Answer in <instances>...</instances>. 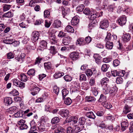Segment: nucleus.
<instances>
[{
	"label": "nucleus",
	"mask_w": 133,
	"mask_h": 133,
	"mask_svg": "<svg viewBox=\"0 0 133 133\" xmlns=\"http://www.w3.org/2000/svg\"><path fill=\"white\" fill-rule=\"evenodd\" d=\"M39 36V33L38 32L34 31L32 34V38L31 39L32 42H36L38 39V37Z\"/></svg>",
	"instance_id": "1"
},
{
	"label": "nucleus",
	"mask_w": 133,
	"mask_h": 133,
	"mask_svg": "<svg viewBox=\"0 0 133 133\" xmlns=\"http://www.w3.org/2000/svg\"><path fill=\"white\" fill-rule=\"evenodd\" d=\"M109 26V22L107 19H104L101 21L100 23V27L103 29L107 28Z\"/></svg>",
	"instance_id": "2"
},
{
	"label": "nucleus",
	"mask_w": 133,
	"mask_h": 133,
	"mask_svg": "<svg viewBox=\"0 0 133 133\" xmlns=\"http://www.w3.org/2000/svg\"><path fill=\"white\" fill-rule=\"evenodd\" d=\"M119 24L121 26H123L126 23L127 19L124 15H123L120 17L118 20Z\"/></svg>",
	"instance_id": "3"
},
{
	"label": "nucleus",
	"mask_w": 133,
	"mask_h": 133,
	"mask_svg": "<svg viewBox=\"0 0 133 133\" xmlns=\"http://www.w3.org/2000/svg\"><path fill=\"white\" fill-rule=\"evenodd\" d=\"M70 58L73 61H75L78 58V54L76 52H71L69 55Z\"/></svg>",
	"instance_id": "4"
},
{
	"label": "nucleus",
	"mask_w": 133,
	"mask_h": 133,
	"mask_svg": "<svg viewBox=\"0 0 133 133\" xmlns=\"http://www.w3.org/2000/svg\"><path fill=\"white\" fill-rule=\"evenodd\" d=\"M69 112L67 109H63L60 110L58 114L62 116L65 117L69 115Z\"/></svg>",
	"instance_id": "5"
},
{
	"label": "nucleus",
	"mask_w": 133,
	"mask_h": 133,
	"mask_svg": "<svg viewBox=\"0 0 133 133\" xmlns=\"http://www.w3.org/2000/svg\"><path fill=\"white\" fill-rule=\"evenodd\" d=\"M122 39L124 42H127L129 41L131 38V36L129 34H123L122 36Z\"/></svg>",
	"instance_id": "6"
},
{
	"label": "nucleus",
	"mask_w": 133,
	"mask_h": 133,
	"mask_svg": "<svg viewBox=\"0 0 133 133\" xmlns=\"http://www.w3.org/2000/svg\"><path fill=\"white\" fill-rule=\"evenodd\" d=\"M79 22L78 16H76L72 18L71 21V24L72 25H76Z\"/></svg>",
	"instance_id": "7"
},
{
	"label": "nucleus",
	"mask_w": 133,
	"mask_h": 133,
	"mask_svg": "<svg viewBox=\"0 0 133 133\" xmlns=\"http://www.w3.org/2000/svg\"><path fill=\"white\" fill-rule=\"evenodd\" d=\"M97 14L95 11H92L89 15L88 17L89 19L93 20L97 17Z\"/></svg>",
	"instance_id": "8"
},
{
	"label": "nucleus",
	"mask_w": 133,
	"mask_h": 133,
	"mask_svg": "<svg viewBox=\"0 0 133 133\" xmlns=\"http://www.w3.org/2000/svg\"><path fill=\"white\" fill-rule=\"evenodd\" d=\"M25 55L24 54H22L20 55H18L15 58V59L20 63H21L24 61V59Z\"/></svg>",
	"instance_id": "9"
},
{
	"label": "nucleus",
	"mask_w": 133,
	"mask_h": 133,
	"mask_svg": "<svg viewBox=\"0 0 133 133\" xmlns=\"http://www.w3.org/2000/svg\"><path fill=\"white\" fill-rule=\"evenodd\" d=\"M12 101L11 98L10 97H6L4 100L5 104L6 106H8L12 103Z\"/></svg>",
	"instance_id": "10"
},
{
	"label": "nucleus",
	"mask_w": 133,
	"mask_h": 133,
	"mask_svg": "<svg viewBox=\"0 0 133 133\" xmlns=\"http://www.w3.org/2000/svg\"><path fill=\"white\" fill-rule=\"evenodd\" d=\"M39 90V88L35 86L31 90V94L33 96L35 95L38 93Z\"/></svg>",
	"instance_id": "11"
},
{
	"label": "nucleus",
	"mask_w": 133,
	"mask_h": 133,
	"mask_svg": "<svg viewBox=\"0 0 133 133\" xmlns=\"http://www.w3.org/2000/svg\"><path fill=\"white\" fill-rule=\"evenodd\" d=\"M64 130L61 127H59L55 129L54 133H65Z\"/></svg>",
	"instance_id": "12"
},
{
	"label": "nucleus",
	"mask_w": 133,
	"mask_h": 133,
	"mask_svg": "<svg viewBox=\"0 0 133 133\" xmlns=\"http://www.w3.org/2000/svg\"><path fill=\"white\" fill-rule=\"evenodd\" d=\"M31 128L29 132L34 131L36 130V127L35 125V123L34 121H32L30 123Z\"/></svg>",
	"instance_id": "13"
},
{
	"label": "nucleus",
	"mask_w": 133,
	"mask_h": 133,
	"mask_svg": "<svg viewBox=\"0 0 133 133\" xmlns=\"http://www.w3.org/2000/svg\"><path fill=\"white\" fill-rule=\"evenodd\" d=\"M71 39V38L69 36L65 37L63 39L62 43L64 45H67L69 43Z\"/></svg>",
	"instance_id": "14"
},
{
	"label": "nucleus",
	"mask_w": 133,
	"mask_h": 133,
	"mask_svg": "<svg viewBox=\"0 0 133 133\" xmlns=\"http://www.w3.org/2000/svg\"><path fill=\"white\" fill-rule=\"evenodd\" d=\"M18 78L22 81L26 82L27 81V78L26 75L24 74H21L18 76Z\"/></svg>",
	"instance_id": "15"
},
{
	"label": "nucleus",
	"mask_w": 133,
	"mask_h": 133,
	"mask_svg": "<svg viewBox=\"0 0 133 133\" xmlns=\"http://www.w3.org/2000/svg\"><path fill=\"white\" fill-rule=\"evenodd\" d=\"M121 125L122 127L121 130L123 131L128 127L129 124L126 122H123L121 123Z\"/></svg>",
	"instance_id": "16"
},
{
	"label": "nucleus",
	"mask_w": 133,
	"mask_h": 133,
	"mask_svg": "<svg viewBox=\"0 0 133 133\" xmlns=\"http://www.w3.org/2000/svg\"><path fill=\"white\" fill-rule=\"evenodd\" d=\"M94 57L95 61L97 64H99L101 61V59L99 55L97 54H95L94 55Z\"/></svg>",
	"instance_id": "17"
},
{
	"label": "nucleus",
	"mask_w": 133,
	"mask_h": 133,
	"mask_svg": "<svg viewBox=\"0 0 133 133\" xmlns=\"http://www.w3.org/2000/svg\"><path fill=\"white\" fill-rule=\"evenodd\" d=\"M65 31L73 33L74 32V30L73 28L70 25H68L65 28Z\"/></svg>",
	"instance_id": "18"
},
{
	"label": "nucleus",
	"mask_w": 133,
	"mask_h": 133,
	"mask_svg": "<svg viewBox=\"0 0 133 133\" xmlns=\"http://www.w3.org/2000/svg\"><path fill=\"white\" fill-rule=\"evenodd\" d=\"M53 26L55 28H58L61 25V22L59 20L57 19L54 21L53 24Z\"/></svg>",
	"instance_id": "19"
},
{
	"label": "nucleus",
	"mask_w": 133,
	"mask_h": 133,
	"mask_svg": "<svg viewBox=\"0 0 133 133\" xmlns=\"http://www.w3.org/2000/svg\"><path fill=\"white\" fill-rule=\"evenodd\" d=\"M105 47L109 49H111L113 46V43L112 42L106 41Z\"/></svg>",
	"instance_id": "20"
},
{
	"label": "nucleus",
	"mask_w": 133,
	"mask_h": 133,
	"mask_svg": "<svg viewBox=\"0 0 133 133\" xmlns=\"http://www.w3.org/2000/svg\"><path fill=\"white\" fill-rule=\"evenodd\" d=\"M86 116L88 117L93 119L95 118V116L93 113L92 111L87 112L86 113Z\"/></svg>",
	"instance_id": "21"
},
{
	"label": "nucleus",
	"mask_w": 133,
	"mask_h": 133,
	"mask_svg": "<svg viewBox=\"0 0 133 133\" xmlns=\"http://www.w3.org/2000/svg\"><path fill=\"white\" fill-rule=\"evenodd\" d=\"M51 43L52 44H55L57 42V40L55 36L53 35L50 37Z\"/></svg>",
	"instance_id": "22"
},
{
	"label": "nucleus",
	"mask_w": 133,
	"mask_h": 133,
	"mask_svg": "<svg viewBox=\"0 0 133 133\" xmlns=\"http://www.w3.org/2000/svg\"><path fill=\"white\" fill-rule=\"evenodd\" d=\"M64 103L67 105H70L72 103V101L69 97H67L65 98H63Z\"/></svg>",
	"instance_id": "23"
},
{
	"label": "nucleus",
	"mask_w": 133,
	"mask_h": 133,
	"mask_svg": "<svg viewBox=\"0 0 133 133\" xmlns=\"http://www.w3.org/2000/svg\"><path fill=\"white\" fill-rule=\"evenodd\" d=\"M109 65L107 64H103L101 67L102 71L103 72L107 71L109 67Z\"/></svg>",
	"instance_id": "24"
},
{
	"label": "nucleus",
	"mask_w": 133,
	"mask_h": 133,
	"mask_svg": "<svg viewBox=\"0 0 133 133\" xmlns=\"http://www.w3.org/2000/svg\"><path fill=\"white\" fill-rule=\"evenodd\" d=\"M64 75V73L60 72H56L54 75V77L56 78H60Z\"/></svg>",
	"instance_id": "25"
},
{
	"label": "nucleus",
	"mask_w": 133,
	"mask_h": 133,
	"mask_svg": "<svg viewBox=\"0 0 133 133\" xmlns=\"http://www.w3.org/2000/svg\"><path fill=\"white\" fill-rule=\"evenodd\" d=\"M84 39L83 38H80L77 40L76 44L77 45H83L85 44Z\"/></svg>",
	"instance_id": "26"
},
{
	"label": "nucleus",
	"mask_w": 133,
	"mask_h": 133,
	"mask_svg": "<svg viewBox=\"0 0 133 133\" xmlns=\"http://www.w3.org/2000/svg\"><path fill=\"white\" fill-rule=\"evenodd\" d=\"M99 101L100 102H103L102 104H103L104 103L106 102L107 99L106 97L104 95L101 94L100 96V98L99 99Z\"/></svg>",
	"instance_id": "27"
},
{
	"label": "nucleus",
	"mask_w": 133,
	"mask_h": 133,
	"mask_svg": "<svg viewBox=\"0 0 133 133\" xmlns=\"http://www.w3.org/2000/svg\"><path fill=\"white\" fill-rule=\"evenodd\" d=\"M14 115L16 118L21 117L23 115V111L22 110L18 111L15 113Z\"/></svg>",
	"instance_id": "28"
},
{
	"label": "nucleus",
	"mask_w": 133,
	"mask_h": 133,
	"mask_svg": "<svg viewBox=\"0 0 133 133\" xmlns=\"http://www.w3.org/2000/svg\"><path fill=\"white\" fill-rule=\"evenodd\" d=\"M86 100L88 102H93L96 99L93 97L91 96H87L85 97Z\"/></svg>",
	"instance_id": "29"
},
{
	"label": "nucleus",
	"mask_w": 133,
	"mask_h": 133,
	"mask_svg": "<svg viewBox=\"0 0 133 133\" xmlns=\"http://www.w3.org/2000/svg\"><path fill=\"white\" fill-rule=\"evenodd\" d=\"M47 43L45 41H41L40 43V47L42 48H45L47 46Z\"/></svg>",
	"instance_id": "30"
},
{
	"label": "nucleus",
	"mask_w": 133,
	"mask_h": 133,
	"mask_svg": "<svg viewBox=\"0 0 133 133\" xmlns=\"http://www.w3.org/2000/svg\"><path fill=\"white\" fill-rule=\"evenodd\" d=\"M79 80L80 81H86L87 79L85 75L84 74L80 73L79 75Z\"/></svg>",
	"instance_id": "31"
},
{
	"label": "nucleus",
	"mask_w": 133,
	"mask_h": 133,
	"mask_svg": "<svg viewBox=\"0 0 133 133\" xmlns=\"http://www.w3.org/2000/svg\"><path fill=\"white\" fill-rule=\"evenodd\" d=\"M130 108L128 105H125L124 107L123 112L124 114H126L130 112Z\"/></svg>",
	"instance_id": "32"
},
{
	"label": "nucleus",
	"mask_w": 133,
	"mask_h": 133,
	"mask_svg": "<svg viewBox=\"0 0 133 133\" xmlns=\"http://www.w3.org/2000/svg\"><path fill=\"white\" fill-rule=\"evenodd\" d=\"M38 129L41 131H43L45 130V123L40 124V125L38 127Z\"/></svg>",
	"instance_id": "33"
},
{
	"label": "nucleus",
	"mask_w": 133,
	"mask_h": 133,
	"mask_svg": "<svg viewBox=\"0 0 133 133\" xmlns=\"http://www.w3.org/2000/svg\"><path fill=\"white\" fill-rule=\"evenodd\" d=\"M105 41H112V36L110 33H107V35L106 37L105 40Z\"/></svg>",
	"instance_id": "34"
},
{
	"label": "nucleus",
	"mask_w": 133,
	"mask_h": 133,
	"mask_svg": "<svg viewBox=\"0 0 133 133\" xmlns=\"http://www.w3.org/2000/svg\"><path fill=\"white\" fill-rule=\"evenodd\" d=\"M59 121V119L58 117H56L53 118L51 121V122L53 124L57 123Z\"/></svg>",
	"instance_id": "35"
},
{
	"label": "nucleus",
	"mask_w": 133,
	"mask_h": 133,
	"mask_svg": "<svg viewBox=\"0 0 133 133\" xmlns=\"http://www.w3.org/2000/svg\"><path fill=\"white\" fill-rule=\"evenodd\" d=\"M69 91L66 89H64L62 90V94L63 98H64L68 94Z\"/></svg>",
	"instance_id": "36"
},
{
	"label": "nucleus",
	"mask_w": 133,
	"mask_h": 133,
	"mask_svg": "<svg viewBox=\"0 0 133 133\" xmlns=\"http://www.w3.org/2000/svg\"><path fill=\"white\" fill-rule=\"evenodd\" d=\"M45 69H50L51 67V63L50 62L47 63H45L44 64Z\"/></svg>",
	"instance_id": "37"
},
{
	"label": "nucleus",
	"mask_w": 133,
	"mask_h": 133,
	"mask_svg": "<svg viewBox=\"0 0 133 133\" xmlns=\"http://www.w3.org/2000/svg\"><path fill=\"white\" fill-rule=\"evenodd\" d=\"M59 9L62 10V13L63 16H65L68 13V11L65 10L63 6L61 7Z\"/></svg>",
	"instance_id": "38"
},
{
	"label": "nucleus",
	"mask_w": 133,
	"mask_h": 133,
	"mask_svg": "<svg viewBox=\"0 0 133 133\" xmlns=\"http://www.w3.org/2000/svg\"><path fill=\"white\" fill-rule=\"evenodd\" d=\"M85 119L83 117H81L79 119V123L81 125H83L85 122Z\"/></svg>",
	"instance_id": "39"
},
{
	"label": "nucleus",
	"mask_w": 133,
	"mask_h": 133,
	"mask_svg": "<svg viewBox=\"0 0 133 133\" xmlns=\"http://www.w3.org/2000/svg\"><path fill=\"white\" fill-rule=\"evenodd\" d=\"M50 53L53 55H55L57 53L56 48L54 46H51L50 47Z\"/></svg>",
	"instance_id": "40"
},
{
	"label": "nucleus",
	"mask_w": 133,
	"mask_h": 133,
	"mask_svg": "<svg viewBox=\"0 0 133 133\" xmlns=\"http://www.w3.org/2000/svg\"><path fill=\"white\" fill-rule=\"evenodd\" d=\"M84 6L83 4L81 5L78 6L76 8V10L77 11L79 12L82 11L84 9Z\"/></svg>",
	"instance_id": "41"
},
{
	"label": "nucleus",
	"mask_w": 133,
	"mask_h": 133,
	"mask_svg": "<svg viewBox=\"0 0 133 133\" xmlns=\"http://www.w3.org/2000/svg\"><path fill=\"white\" fill-rule=\"evenodd\" d=\"M92 11L88 8H85L83 11L84 13L87 15H89Z\"/></svg>",
	"instance_id": "42"
},
{
	"label": "nucleus",
	"mask_w": 133,
	"mask_h": 133,
	"mask_svg": "<svg viewBox=\"0 0 133 133\" xmlns=\"http://www.w3.org/2000/svg\"><path fill=\"white\" fill-rule=\"evenodd\" d=\"M13 16V14L11 12H8L5 14L3 16L6 17H11Z\"/></svg>",
	"instance_id": "43"
},
{
	"label": "nucleus",
	"mask_w": 133,
	"mask_h": 133,
	"mask_svg": "<svg viewBox=\"0 0 133 133\" xmlns=\"http://www.w3.org/2000/svg\"><path fill=\"white\" fill-rule=\"evenodd\" d=\"M11 5H5L3 7V9L4 11H6L9 10L11 8Z\"/></svg>",
	"instance_id": "44"
},
{
	"label": "nucleus",
	"mask_w": 133,
	"mask_h": 133,
	"mask_svg": "<svg viewBox=\"0 0 133 133\" xmlns=\"http://www.w3.org/2000/svg\"><path fill=\"white\" fill-rule=\"evenodd\" d=\"M14 85L15 86L19 87V82L20 81L15 79H14L12 80Z\"/></svg>",
	"instance_id": "45"
},
{
	"label": "nucleus",
	"mask_w": 133,
	"mask_h": 133,
	"mask_svg": "<svg viewBox=\"0 0 133 133\" xmlns=\"http://www.w3.org/2000/svg\"><path fill=\"white\" fill-rule=\"evenodd\" d=\"M106 108L109 109L112 107V106L111 104L109 103H107L106 102L102 104Z\"/></svg>",
	"instance_id": "46"
},
{
	"label": "nucleus",
	"mask_w": 133,
	"mask_h": 133,
	"mask_svg": "<svg viewBox=\"0 0 133 133\" xmlns=\"http://www.w3.org/2000/svg\"><path fill=\"white\" fill-rule=\"evenodd\" d=\"M4 42L6 44H11L13 42V39H6L3 40Z\"/></svg>",
	"instance_id": "47"
},
{
	"label": "nucleus",
	"mask_w": 133,
	"mask_h": 133,
	"mask_svg": "<svg viewBox=\"0 0 133 133\" xmlns=\"http://www.w3.org/2000/svg\"><path fill=\"white\" fill-rule=\"evenodd\" d=\"M73 129L74 130V132L75 133H77L81 131L80 128L77 125L75 126L74 128H73Z\"/></svg>",
	"instance_id": "48"
},
{
	"label": "nucleus",
	"mask_w": 133,
	"mask_h": 133,
	"mask_svg": "<svg viewBox=\"0 0 133 133\" xmlns=\"http://www.w3.org/2000/svg\"><path fill=\"white\" fill-rule=\"evenodd\" d=\"M125 72L124 70H120L118 72V76L121 77H123L125 74Z\"/></svg>",
	"instance_id": "49"
},
{
	"label": "nucleus",
	"mask_w": 133,
	"mask_h": 133,
	"mask_svg": "<svg viewBox=\"0 0 133 133\" xmlns=\"http://www.w3.org/2000/svg\"><path fill=\"white\" fill-rule=\"evenodd\" d=\"M73 118V116H71L68 117L65 121L64 124H65L67 122H71V123L72 121Z\"/></svg>",
	"instance_id": "50"
},
{
	"label": "nucleus",
	"mask_w": 133,
	"mask_h": 133,
	"mask_svg": "<svg viewBox=\"0 0 133 133\" xmlns=\"http://www.w3.org/2000/svg\"><path fill=\"white\" fill-rule=\"evenodd\" d=\"M64 78L65 80L67 82L70 81L72 80L71 77L68 75L65 76L64 77Z\"/></svg>",
	"instance_id": "51"
},
{
	"label": "nucleus",
	"mask_w": 133,
	"mask_h": 133,
	"mask_svg": "<svg viewBox=\"0 0 133 133\" xmlns=\"http://www.w3.org/2000/svg\"><path fill=\"white\" fill-rule=\"evenodd\" d=\"M35 71L34 69H31L29 70L28 72V74L29 75H34L35 74Z\"/></svg>",
	"instance_id": "52"
},
{
	"label": "nucleus",
	"mask_w": 133,
	"mask_h": 133,
	"mask_svg": "<svg viewBox=\"0 0 133 133\" xmlns=\"http://www.w3.org/2000/svg\"><path fill=\"white\" fill-rule=\"evenodd\" d=\"M115 7L114 4H112L109 5L108 7V9L109 11H112L113 9Z\"/></svg>",
	"instance_id": "53"
},
{
	"label": "nucleus",
	"mask_w": 133,
	"mask_h": 133,
	"mask_svg": "<svg viewBox=\"0 0 133 133\" xmlns=\"http://www.w3.org/2000/svg\"><path fill=\"white\" fill-rule=\"evenodd\" d=\"M66 133H73L74 132L73 129L70 127H68L66 130Z\"/></svg>",
	"instance_id": "54"
},
{
	"label": "nucleus",
	"mask_w": 133,
	"mask_h": 133,
	"mask_svg": "<svg viewBox=\"0 0 133 133\" xmlns=\"http://www.w3.org/2000/svg\"><path fill=\"white\" fill-rule=\"evenodd\" d=\"M92 39L90 36H87L86 37L85 39V42L86 43L88 44L91 41Z\"/></svg>",
	"instance_id": "55"
},
{
	"label": "nucleus",
	"mask_w": 133,
	"mask_h": 133,
	"mask_svg": "<svg viewBox=\"0 0 133 133\" xmlns=\"http://www.w3.org/2000/svg\"><path fill=\"white\" fill-rule=\"evenodd\" d=\"M110 87H108L107 88L103 89V92L105 94H107L108 93H110V91L109 90Z\"/></svg>",
	"instance_id": "56"
},
{
	"label": "nucleus",
	"mask_w": 133,
	"mask_h": 133,
	"mask_svg": "<svg viewBox=\"0 0 133 133\" xmlns=\"http://www.w3.org/2000/svg\"><path fill=\"white\" fill-rule=\"evenodd\" d=\"M123 81V78L121 77H119L116 79V81L117 84H120L122 83Z\"/></svg>",
	"instance_id": "57"
},
{
	"label": "nucleus",
	"mask_w": 133,
	"mask_h": 133,
	"mask_svg": "<svg viewBox=\"0 0 133 133\" xmlns=\"http://www.w3.org/2000/svg\"><path fill=\"white\" fill-rule=\"evenodd\" d=\"M29 39L26 36H24L23 37V40L22 41L23 43L25 44L26 43Z\"/></svg>",
	"instance_id": "58"
},
{
	"label": "nucleus",
	"mask_w": 133,
	"mask_h": 133,
	"mask_svg": "<svg viewBox=\"0 0 133 133\" xmlns=\"http://www.w3.org/2000/svg\"><path fill=\"white\" fill-rule=\"evenodd\" d=\"M10 94L14 96H15L18 95L19 93L17 90L14 89L10 92Z\"/></svg>",
	"instance_id": "59"
},
{
	"label": "nucleus",
	"mask_w": 133,
	"mask_h": 133,
	"mask_svg": "<svg viewBox=\"0 0 133 133\" xmlns=\"http://www.w3.org/2000/svg\"><path fill=\"white\" fill-rule=\"evenodd\" d=\"M85 72L87 76H91L92 74V72L90 69L87 70Z\"/></svg>",
	"instance_id": "60"
},
{
	"label": "nucleus",
	"mask_w": 133,
	"mask_h": 133,
	"mask_svg": "<svg viewBox=\"0 0 133 133\" xmlns=\"http://www.w3.org/2000/svg\"><path fill=\"white\" fill-rule=\"evenodd\" d=\"M54 91V92L57 95L59 92V88L56 86H55L53 87Z\"/></svg>",
	"instance_id": "61"
},
{
	"label": "nucleus",
	"mask_w": 133,
	"mask_h": 133,
	"mask_svg": "<svg viewBox=\"0 0 133 133\" xmlns=\"http://www.w3.org/2000/svg\"><path fill=\"white\" fill-rule=\"evenodd\" d=\"M25 121L24 120L21 119L17 122V125L20 126H22L25 123Z\"/></svg>",
	"instance_id": "62"
},
{
	"label": "nucleus",
	"mask_w": 133,
	"mask_h": 133,
	"mask_svg": "<svg viewBox=\"0 0 133 133\" xmlns=\"http://www.w3.org/2000/svg\"><path fill=\"white\" fill-rule=\"evenodd\" d=\"M7 56L8 59H10L13 58L14 55L12 52H9L7 54Z\"/></svg>",
	"instance_id": "63"
},
{
	"label": "nucleus",
	"mask_w": 133,
	"mask_h": 133,
	"mask_svg": "<svg viewBox=\"0 0 133 133\" xmlns=\"http://www.w3.org/2000/svg\"><path fill=\"white\" fill-rule=\"evenodd\" d=\"M50 15V12L48 10H45L44 12V16L45 18L48 17Z\"/></svg>",
	"instance_id": "64"
}]
</instances>
